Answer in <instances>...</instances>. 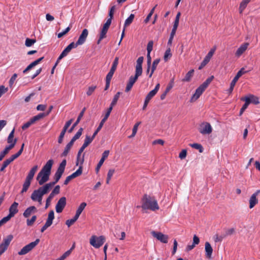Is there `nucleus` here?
<instances>
[{"label": "nucleus", "mask_w": 260, "mask_h": 260, "mask_svg": "<svg viewBox=\"0 0 260 260\" xmlns=\"http://www.w3.org/2000/svg\"><path fill=\"white\" fill-rule=\"evenodd\" d=\"M53 163L54 161L53 159H49L38 173L36 179L38 181L40 185H42L49 180Z\"/></svg>", "instance_id": "nucleus-1"}, {"label": "nucleus", "mask_w": 260, "mask_h": 260, "mask_svg": "<svg viewBox=\"0 0 260 260\" xmlns=\"http://www.w3.org/2000/svg\"><path fill=\"white\" fill-rule=\"evenodd\" d=\"M142 206L143 209H149L152 211H155L159 209L157 201L155 199L150 196L145 194L142 199Z\"/></svg>", "instance_id": "nucleus-2"}, {"label": "nucleus", "mask_w": 260, "mask_h": 260, "mask_svg": "<svg viewBox=\"0 0 260 260\" xmlns=\"http://www.w3.org/2000/svg\"><path fill=\"white\" fill-rule=\"evenodd\" d=\"M214 78L213 76H210L196 90L195 93L192 95L190 99L191 102H193L199 98L200 95L213 80Z\"/></svg>", "instance_id": "nucleus-3"}, {"label": "nucleus", "mask_w": 260, "mask_h": 260, "mask_svg": "<svg viewBox=\"0 0 260 260\" xmlns=\"http://www.w3.org/2000/svg\"><path fill=\"white\" fill-rule=\"evenodd\" d=\"M144 60L143 56L139 57L137 60V63L135 69V75L134 76H131L128 80V82L134 85V83L138 80L139 77L142 74V63Z\"/></svg>", "instance_id": "nucleus-4"}, {"label": "nucleus", "mask_w": 260, "mask_h": 260, "mask_svg": "<svg viewBox=\"0 0 260 260\" xmlns=\"http://www.w3.org/2000/svg\"><path fill=\"white\" fill-rule=\"evenodd\" d=\"M106 241L104 236L97 237L95 235L92 236L89 240L90 244L95 248H99L102 246Z\"/></svg>", "instance_id": "nucleus-5"}, {"label": "nucleus", "mask_w": 260, "mask_h": 260, "mask_svg": "<svg viewBox=\"0 0 260 260\" xmlns=\"http://www.w3.org/2000/svg\"><path fill=\"white\" fill-rule=\"evenodd\" d=\"M198 130L201 134L205 135L211 134L213 129L210 123L203 122L200 124Z\"/></svg>", "instance_id": "nucleus-6"}, {"label": "nucleus", "mask_w": 260, "mask_h": 260, "mask_svg": "<svg viewBox=\"0 0 260 260\" xmlns=\"http://www.w3.org/2000/svg\"><path fill=\"white\" fill-rule=\"evenodd\" d=\"M40 239H37L34 242H32L23 247L21 250L18 252V254L20 255L26 254L33 249L38 245Z\"/></svg>", "instance_id": "nucleus-7"}, {"label": "nucleus", "mask_w": 260, "mask_h": 260, "mask_svg": "<svg viewBox=\"0 0 260 260\" xmlns=\"http://www.w3.org/2000/svg\"><path fill=\"white\" fill-rule=\"evenodd\" d=\"M13 239V236L11 234L4 239L3 242L0 244V256L8 249Z\"/></svg>", "instance_id": "nucleus-8"}, {"label": "nucleus", "mask_w": 260, "mask_h": 260, "mask_svg": "<svg viewBox=\"0 0 260 260\" xmlns=\"http://www.w3.org/2000/svg\"><path fill=\"white\" fill-rule=\"evenodd\" d=\"M54 219V212L53 210H51L48 215L47 219L45 224L41 229V232L43 233L48 227L52 224L53 220Z\"/></svg>", "instance_id": "nucleus-9"}, {"label": "nucleus", "mask_w": 260, "mask_h": 260, "mask_svg": "<svg viewBox=\"0 0 260 260\" xmlns=\"http://www.w3.org/2000/svg\"><path fill=\"white\" fill-rule=\"evenodd\" d=\"M151 235L158 240L160 241L163 243H168L169 237L167 235H165L161 232H157L155 231H152Z\"/></svg>", "instance_id": "nucleus-10"}, {"label": "nucleus", "mask_w": 260, "mask_h": 260, "mask_svg": "<svg viewBox=\"0 0 260 260\" xmlns=\"http://www.w3.org/2000/svg\"><path fill=\"white\" fill-rule=\"evenodd\" d=\"M67 204V199L64 197H62L58 201L56 206L55 210L57 213H61L64 208Z\"/></svg>", "instance_id": "nucleus-11"}, {"label": "nucleus", "mask_w": 260, "mask_h": 260, "mask_svg": "<svg viewBox=\"0 0 260 260\" xmlns=\"http://www.w3.org/2000/svg\"><path fill=\"white\" fill-rule=\"evenodd\" d=\"M43 196L44 194L39 189H36L32 192L30 198L33 201H37L40 205H41Z\"/></svg>", "instance_id": "nucleus-12"}, {"label": "nucleus", "mask_w": 260, "mask_h": 260, "mask_svg": "<svg viewBox=\"0 0 260 260\" xmlns=\"http://www.w3.org/2000/svg\"><path fill=\"white\" fill-rule=\"evenodd\" d=\"M73 119H71L69 120V121H68L66 123V124H65V125H64V127H63V128L62 131L61 132V133L60 134V135L59 136V138H58V143L61 144V143H62L63 139V137L64 136V135L66 134L67 129H68V128L70 126V125L72 124V123L73 122Z\"/></svg>", "instance_id": "nucleus-13"}, {"label": "nucleus", "mask_w": 260, "mask_h": 260, "mask_svg": "<svg viewBox=\"0 0 260 260\" xmlns=\"http://www.w3.org/2000/svg\"><path fill=\"white\" fill-rule=\"evenodd\" d=\"M18 203L17 202H14L9 208V214L6 217H8L9 219H10L12 217L14 216V215L18 213Z\"/></svg>", "instance_id": "nucleus-14"}, {"label": "nucleus", "mask_w": 260, "mask_h": 260, "mask_svg": "<svg viewBox=\"0 0 260 260\" xmlns=\"http://www.w3.org/2000/svg\"><path fill=\"white\" fill-rule=\"evenodd\" d=\"M260 193V190H257L255 192L252 194L250 197L249 202V208H253L256 204L258 203V199L256 197Z\"/></svg>", "instance_id": "nucleus-15"}, {"label": "nucleus", "mask_w": 260, "mask_h": 260, "mask_svg": "<svg viewBox=\"0 0 260 260\" xmlns=\"http://www.w3.org/2000/svg\"><path fill=\"white\" fill-rule=\"evenodd\" d=\"M110 151L109 150H105L102 154V158L96 167L95 168V171L96 173H98L101 166L103 165L105 159L108 157Z\"/></svg>", "instance_id": "nucleus-16"}, {"label": "nucleus", "mask_w": 260, "mask_h": 260, "mask_svg": "<svg viewBox=\"0 0 260 260\" xmlns=\"http://www.w3.org/2000/svg\"><path fill=\"white\" fill-rule=\"evenodd\" d=\"M84 155L85 154H84L82 157V159L81 160V166H80L79 169L75 172L69 176L72 179H74L82 174L83 169L82 165L84 161Z\"/></svg>", "instance_id": "nucleus-17"}, {"label": "nucleus", "mask_w": 260, "mask_h": 260, "mask_svg": "<svg viewBox=\"0 0 260 260\" xmlns=\"http://www.w3.org/2000/svg\"><path fill=\"white\" fill-rule=\"evenodd\" d=\"M88 35V30L87 29H84L77 41L78 44H79L80 45H82L85 42Z\"/></svg>", "instance_id": "nucleus-18"}, {"label": "nucleus", "mask_w": 260, "mask_h": 260, "mask_svg": "<svg viewBox=\"0 0 260 260\" xmlns=\"http://www.w3.org/2000/svg\"><path fill=\"white\" fill-rule=\"evenodd\" d=\"M205 254L206 257L207 258H211L212 256V254L213 252V248L208 242H206L205 244Z\"/></svg>", "instance_id": "nucleus-19"}, {"label": "nucleus", "mask_w": 260, "mask_h": 260, "mask_svg": "<svg viewBox=\"0 0 260 260\" xmlns=\"http://www.w3.org/2000/svg\"><path fill=\"white\" fill-rule=\"evenodd\" d=\"M111 112V109H108L107 110V111L104 116V117L102 119V120H101L99 126L98 127L97 129L95 130V131L94 132V133H95L96 134H98V133H99V132L101 129V128H102L104 123L105 122V121L107 120V119H108V118L109 117L110 113Z\"/></svg>", "instance_id": "nucleus-20"}, {"label": "nucleus", "mask_w": 260, "mask_h": 260, "mask_svg": "<svg viewBox=\"0 0 260 260\" xmlns=\"http://www.w3.org/2000/svg\"><path fill=\"white\" fill-rule=\"evenodd\" d=\"M85 110H86V108L84 107L82 110V111L80 113L79 115H78V117L77 118V119L76 120V122L73 124L72 127L69 129V131H68L69 133H72L73 132V131L74 130V129L75 128V127L79 123L80 120L81 119V118H82V117L84 114Z\"/></svg>", "instance_id": "nucleus-21"}, {"label": "nucleus", "mask_w": 260, "mask_h": 260, "mask_svg": "<svg viewBox=\"0 0 260 260\" xmlns=\"http://www.w3.org/2000/svg\"><path fill=\"white\" fill-rule=\"evenodd\" d=\"M53 186L54 185L51 182H49L45 184L44 186L39 187L38 189H39L44 195L48 193Z\"/></svg>", "instance_id": "nucleus-22"}, {"label": "nucleus", "mask_w": 260, "mask_h": 260, "mask_svg": "<svg viewBox=\"0 0 260 260\" xmlns=\"http://www.w3.org/2000/svg\"><path fill=\"white\" fill-rule=\"evenodd\" d=\"M37 211L36 207L32 206L27 208L23 213V215L25 218H28L30 216L31 213H34Z\"/></svg>", "instance_id": "nucleus-23"}, {"label": "nucleus", "mask_w": 260, "mask_h": 260, "mask_svg": "<svg viewBox=\"0 0 260 260\" xmlns=\"http://www.w3.org/2000/svg\"><path fill=\"white\" fill-rule=\"evenodd\" d=\"M38 169V167L37 165H36L34 166L30 171L29 172L28 175H27L25 179L28 181H30L31 182V180L33 179V178L34 177V175L37 172V170Z\"/></svg>", "instance_id": "nucleus-24"}, {"label": "nucleus", "mask_w": 260, "mask_h": 260, "mask_svg": "<svg viewBox=\"0 0 260 260\" xmlns=\"http://www.w3.org/2000/svg\"><path fill=\"white\" fill-rule=\"evenodd\" d=\"M38 169V167L37 165H36L34 166L30 171L29 172L28 175H27L25 179L28 181H30L31 182V180L33 179V178L34 177V175L37 172V170Z\"/></svg>", "instance_id": "nucleus-25"}, {"label": "nucleus", "mask_w": 260, "mask_h": 260, "mask_svg": "<svg viewBox=\"0 0 260 260\" xmlns=\"http://www.w3.org/2000/svg\"><path fill=\"white\" fill-rule=\"evenodd\" d=\"M249 45L248 43H245L242 44L237 50L235 54L237 56H241L247 49Z\"/></svg>", "instance_id": "nucleus-26"}, {"label": "nucleus", "mask_w": 260, "mask_h": 260, "mask_svg": "<svg viewBox=\"0 0 260 260\" xmlns=\"http://www.w3.org/2000/svg\"><path fill=\"white\" fill-rule=\"evenodd\" d=\"M97 134L94 132L91 137L89 136H86L84 143L82 145L85 148H86L93 141Z\"/></svg>", "instance_id": "nucleus-27"}, {"label": "nucleus", "mask_w": 260, "mask_h": 260, "mask_svg": "<svg viewBox=\"0 0 260 260\" xmlns=\"http://www.w3.org/2000/svg\"><path fill=\"white\" fill-rule=\"evenodd\" d=\"M246 73H247V71H245L244 68H241L240 70H239L238 72L237 73L236 75L231 82V83L235 85L236 82H237L239 78Z\"/></svg>", "instance_id": "nucleus-28"}, {"label": "nucleus", "mask_w": 260, "mask_h": 260, "mask_svg": "<svg viewBox=\"0 0 260 260\" xmlns=\"http://www.w3.org/2000/svg\"><path fill=\"white\" fill-rule=\"evenodd\" d=\"M112 19H108L106 22V23L103 25V28L101 31V32L106 35L108 29L111 24Z\"/></svg>", "instance_id": "nucleus-29"}, {"label": "nucleus", "mask_w": 260, "mask_h": 260, "mask_svg": "<svg viewBox=\"0 0 260 260\" xmlns=\"http://www.w3.org/2000/svg\"><path fill=\"white\" fill-rule=\"evenodd\" d=\"M63 173L64 172L62 171L57 170L53 177L54 181L51 182V183L54 185L58 182Z\"/></svg>", "instance_id": "nucleus-30"}, {"label": "nucleus", "mask_w": 260, "mask_h": 260, "mask_svg": "<svg viewBox=\"0 0 260 260\" xmlns=\"http://www.w3.org/2000/svg\"><path fill=\"white\" fill-rule=\"evenodd\" d=\"M15 159L12 157V156L6 159L3 163L2 166L0 169V171H4L5 169Z\"/></svg>", "instance_id": "nucleus-31"}, {"label": "nucleus", "mask_w": 260, "mask_h": 260, "mask_svg": "<svg viewBox=\"0 0 260 260\" xmlns=\"http://www.w3.org/2000/svg\"><path fill=\"white\" fill-rule=\"evenodd\" d=\"M160 60V59L159 58H157L153 61L152 67L150 68L151 72H150V74L149 75V78H151L152 77V76L154 72L156 70L157 66L159 63Z\"/></svg>", "instance_id": "nucleus-32"}, {"label": "nucleus", "mask_w": 260, "mask_h": 260, "mask_svg": "<svg viewBox=\"0 0 260 260\" xmlns=\"http://www.w3.org/2000/svg\"><path fill=\"white\" fill-rule=\"evenodd\" d=\"M74 142H73V141L71 140V141L66 145L63 152L61 154V156H66L68 154L71 147L74 144Z\"/></svg>", "instance_id": "nucleus-33"}, {"label": "nucleus", "mask_w": 260, "mask_h": 260, "mask_svg": "<svg viewBox=\"0 0 260 260\" xmlns=\"http://www.w3.org/2000/svg\"><path fill=\"white\" fill-rule=\"evenodd\" d=\"M121 92H118L116 93V94L114 95L113 99V100L111 103V105H110V107L108 109H111V111L113 109V107L116 105L117 102V101L118 100V99L120 96V95L121 94Z\"/></svg>", "instance_id": "nucleus-34"}, {"label": "nucleus", "mask_w": 260, "mask_h": 260, "mask_svg": "<svg viewBox=\"0 0 260 260\" xmlns=\"http://www.w3.org/2000/svg\"><path fill=\"white\" fill-rule=\"evenodd\" d=\"M194 73V70H191L188 72H187L185 77L182 79V81L183 82H189L191 80V78L193 76Z\"/></svg>", "instance_id": "nucleus-35"}, {"label": "nucleus", "mask_w": 260, "mask_h": 260, "mask_svg": "<svg viewBox=\"0 0 260 260\" xmlns=\"http://www.w3.org/2000/svg\"><path fill=\"white\" fill-rule=\"evenodd\" d=\"M13 149L11 146H7L5 149L0 153V161L2 160L4 157L9 153V151Z\"/></svg>", "instance_id": "nucleus-36"}, {"label": "nucleus", "mask_w": 260, "mask_h": 260, "mask_svg": "<svg viewBox=\"0 0 260 260\" xmlns=\"http://www.w3.org/2000/svg\"><path fill=\"white\" fill-rule=\"evenodd\" d=\"M244 98L249 99V104L253 103L255 105H257L259 103L258 98L252 94L249 95V96L244 97Z\"/></svg>", "instance_id": "nucleus-37"}, {"label": "nucleus", "mask_w": 260, "mask_h": 260, "mask_svg": "<svg viewBox=\"0 0 260 260\" xmlns=\"http://www.w3.org/2000/svg\"><path fill=\"white\" fill-rule=\"evenodd\" d=\"M31 184V181L25 180V181L23 184V187L22 189V190L21 191V193L22 194L24 192H25L27 191L28 188L30 186V185Z\"/></svg>", "instance_id": "nucleus-38"}, {"label": "nucleus", "mask_w": 260, "mask_h": 260, "mask_svg": "<svg viewBox=\"0 0 260 260\" xmlns=\"http://www.w3.org/2000/svg\"><path fill=\"white\" fill-rule=\"evenodd\" d=\"M71 50L72 49L69 46H67L60 54L58 58V60H61L62 58L66 56Z\"/></svg>", "instance_id": "nucleus-39"}, {"label": "nucleus", "mask_w": 260, "mask_h": 260, "mask_svg": "<svg viewBox=\"0 0 260 260\" xmlns=\"http://www.w3.org/2000/svg\"><path fill=\"white\" fill-rule=\"evenodd\" d=\"M211 57L210 56H209L208 55H207L203 61L201 62V65L199 67V70H201L203 69L210 61Z\"/></svg>", "instance_id": "nucleus-40"}, {"label": "nucleus", "mask_w": 260, "mask_h": 260, "mask_svg": "<svg viewBox=\"0 0 260 260\" xmlns=\"http://www.w3.org/2000/svg\"><path fill=\"white\" fill-rule=\"evenodd\" d=\"M151 64V57L150 56V53H147V70L146 73H149Z\"/></svg>", "instance_id": "nucleus-41"}, {"label": "nucleus", "mask_w": 260, "mask_h": 260, "mask_svg": "<svg viewBox=\"0 0 260 260\" xmlns=\"http://www.w3.org/2000/svg\"><path fill=\"white\" fill-rule=\"evenodd\" d=\"M135 18V15L133 14H131L126 19L124 22V26L126 27L127 26H129L134 20Z\"/></svg>", "instance_id": "nucleus-42"}, {"label": "nucleus", "mask_w": 260, "mask_h": 260, "mask_svg": "<svg viewBox=\"0 0 260 260\" xmlns=\"http://www.w3.org/2000/svg\"><path fill=\"white\" fill-rule=\"evenodd\" d=\"M251 0H243L240 5V13H242L244 9L246 7L247 4Z\"/></svg>", "instance_id": "nucleus-43"}, {"label": "nucleus", "mask_w": 260, "mask_h": 260, "mask_svg": "<svg viewBox=\"0 0 260 260\" xmlns=\"http://www.w3.org/2000/svg\"><path fill=\"white\" fill-rule=\"evenodd\" d=\"M45 116V114H44L43 113H41L39 114L38 115L33 117L32 118H31V122H33L34 123L35 122H36L38 120H39L40 119L44 118Z\"/></svg>", "instance_id": "nucleus-44"}, {"label": "nucleus", "mask_w": 260, "mask_h": 260, "mask_svg": "<svg viewBox=\"0 0 260 260\" xmlns=\"http://www.w3.org/2000/svg\"><path fill=\"white\" fill-rule=\"evenodd\" d=\"M141 122H137L134 126L133 128V132H132V134L129 136L128 137L129 138H133L134 137H135V136L136 135L137 132V131H138V127L139 126V125L141 124Z\"/></svg>", "instance_id": "nucleus-45"}, {"label": "nucleus", "mask_w": 260, "mask_h": 260, "mask_svg": "<svg viewBox=\"0 0 260 260\" xmlns=\"http://www.w3.org/2000/svg\"><path fill=\"white\" fill-rule=\"evenodd\" d=\"M83 131V128L81 127L78 130V131L76 134V135L72 138V139H71V141H73V142H74L76 140L78 139L81 136Z\"/></svg>", "instance_id": "nucleus-46"}, {"label": "nucleus", "mask_w": 260, "mask_h": 260, "mask_svg": "<svg viewBox=\"0 0 260 260\" xmlns=\"http://www.w3.org/2000/svg\"><path fill=\"white\" fill-rule=\"evenodd\" d=\"M189 145L191 147L199 150V152L200 153H202L203 151V147L200 144H198V143H193V144H190Z\"/></svg>", "instance_id": "nucleus-47"}, {"label": "nucleus", "mask_w": 260, "mask_h": 260, "mask_svg": "<svg viewBox=\"0 0 260 260\" xmlns=\"http://www.w3.org/2000/svg\"><path fill=\"white\" fill-rule=\"evenodd\" d=\"M172 56V53L171 52V49L170 48H168L165 53L164 56V59L165 61H168V59L170 58Z\"/></svg>", "instance_id": "nucleus-48"}, {"label": "nucleus", "mask_w": 260, "mask_h": 260, "mask_svg": "<svg viewBox=\"0 0 260 260\" xmlns=\"http://www.w3.org/2000/svg\"><path fill=\"white\" fill-rule=\"evenodd\" d=\"M87 204L85 202L82 203L79 207L78 208L76 212L77 214L80 215L82 213V212L83 211L85 207L86 206Z\"/></svg>", "instance_id": "nucleus-49"}, {"label": "nucleus", "mask_w": 260, "mask_h": 260, "mask_svg": "<svg viewBox=\"0 0 260 260\" xmlns=\"http://www.w3.org/2000/svg\"><path fill=\"white\" fill-rule=\"evenodd\" d=\"M241 100L245 102V104L243 105L241 109L242 111H244L247 108L248 105H249V99L242 98L241 99Z\"/></svg>", "instance_id": "nucleus-50"}, {"label": "nucleus", "mask_w": 260, "mask_h": 260, "mask_svg": "<svg viewBox=\"0 0 260 260\" xmlns=\"http://www.w3.org/2000/svg\"><path fill=\"white\" fill-rule=\"evenodd\" d=\"M66 164H67L66 159H64L62 160V161L60 164V165L57 170L64 172Z\"/></svg>", "instance_id": "nucleus-51"}, {"label": "nucleus", "mask_w": 260, "mask_h": 260, "mask_svg": "<svg viewBox=\"0 0 260 260\" xmlns=\"http://www.w3.org/2000/svg\"><path fill=\"white\" fill-rule=\"evenodd\" d=\"M36 42V39H30L29 38H26L25 42V45L27 47L31 46L34 43Z\"/></svg>", "instance_id": "nucleus-52"}, {"label": "nucleus", "mask_w": 260, "mask_h": 260, "mask_svg": "<svg viewBox=\"0 0 260 260\" xmlns=\"http://www.w3.org/2000/svg\"><path fill=\"white\" fill-rule=\"evenodd\" d=\"M54 197V196L53 195V194L50 193L49 194V196H48V197L47 198L46 201V205H45V209H47L49 207V206L50 205L51 201Z\"/></svg>", "instance_id": "nucleus-53"}, {"label": "nucleus", "mask_w": 260, "mask_h": 260, "mask_svg": "<svg viewBox=\"0 0 260 260\" xmlns=\"http://www.w3.org/2000/svg\"><path fill=\"white\" fill-rule=\"evenodd\" d=\"M37 219V216L36 215H34L31 217V219H27L26 220L27 225L28 226H31L34 224L35 221Z\"/></svg>", "instance_id": "nucleus-54"}, {"label": "nucleus", "mask_w": 260, "mask_h": 260, "mask_svg": "<svg viewBox=\"0 0 260 260\" xmlns=\"http://www.w3.org/2000/svg\"><path fill=\"white\" fill-rule=\"evenodd\" d=\"M96 88V86L92 85L89 86L88 88V90L86 92V94L88 96L91 95L92 93L94 91L95 89Z\"/></svg>", "instance_id": "nucleus-55"}, {"label": "nucleus", "mask_w": 260, "mask_h": 260, "mask_svg": "<svg viewBox=\"0 0 260 260\" xmlns=\"http://www.w3.org/2000/svg\"><path fill=\"white\" fill-rule=\"evenodd\" d=\"M14 132H15V129L13 128V130L11 131V132L10 133V134L8 137L7 142L10 144V143H11V142H12V140L14 137Z\"/></svg>", "instance_id": "nucleus-56"}, {"label": "nucleus", "mask_w": 260, "mask_h": 260, "mask_svg": "<svg viewBox=\"0 0 260 260\" xmlns=\"http://www.w3.org/2000/svg\"><path fill=\"white\" fill-rule=\"evenodd\" d=\"M157 93L154 90L150 91L146 95L145 99L150 101L151 99Z\"/></svg>", "instance_id": "nucleus-57"}, {"label": "nucleus", "mask_w": 260, "mask_h": 260, "mask_svg": "<svg viewBox=\"0 0 260 260\" xmlns=\"http://www.w3.org/2000/svg\"><path fill=\"white\" fill-rule=\"evenodd\" d=\"M153 42L152 41H150L147 46V53H151L153 49Z\"/></svg>", "instance_id": "nucleus-58"}, {"label": "nucleus", "mask_w": 260, "mask_h": 260, "mask_svg": "<svg viewBox=\"0 0 260 260\" xmlns=\"http://www.w3.org/2000/svg\"><path fill=\"white\" fill-rule=\"evenodd\" d=\"M115 10V6H113L110 9L109 13V19H111L112 20L113 18L114 13Z\"/></svg>", "instance_id": "nucleus-59"}, {"label": "nucleus", "mask_w": 260, "mask_h": 260, "mask_svg": "<svg viewBox=\"0 0 260 260\" xmlns=\"http://www.w3.org/2000/svg\"><path fill=\"white\" fill-rule=\"evenodd\" d=\"M70 29H71L70 27H68L67 28H66V29L63 31L58 34L57 37L58 38H60L62 37L63 36H64L66 34H67L70 31Z\"/></svg>", "instance_id": "nucleus-60"}, {"label": "nucleus", "mask_w": 260, "mask_h": 260, "mask_svg": "<svg viewBox=\"0 0 260 260\" xmlns=\"http://www.w3.org/2000/svg\"><path fill=\"white\" fill-rule=\"evenodd\" d=\"M60 192V186L59 185H56L52 191L51 192V194H53V195L54 196L55 194H57Z\"/></svg>", "instance_id": "nucleus-61"}, {"label": "nucleus", "mask_w": 260, "mask_h": 260, "mask_svg": "<svg viewBox=\"0 0 260 260\" xmlns=\"http://www.w3.org/2000/svg\"><path fill=\"white\" fill-rule=\"evenodd\" d=\"M35 64H34V62H32L31 63H30L23 71V73L25 74L28 71H29L30 69H31L32 68L35 67Z\"/></svg>", "instance_id": "nucleus-62"}, {"label": "nucleus", "mask_w": 260, "mask_h": 260, "mask_svg": "<svg viewBox=\"0 0 260 260\" xmlns=\"http://www.w3.org/2000/svg\"><path fill=\"white\" fill-rule=\"evenodd\" d=\"M35 64H34V62H32L31 63H30L23 71V73L25 74L28 71H29L30 69H31L32 68L35 67Z\"/></svg>", "instance_id": "nucleus-63"}, {"label": "nucleus", "mask_w": 260, "mask_h": 260, "mask_svg": "<svg viewBox=\"0 0 260 260\" xmlns=\"http://www.w3.org/2000/svg\"><path fill=\"white\" fill-rule=\"evenodd\" d=\"M187 154V151L185 149H183L180 153L179 157L180 159H182L186 157Z\"/></svg>", "instance_id": "nucleus-64"}]
</instances>
